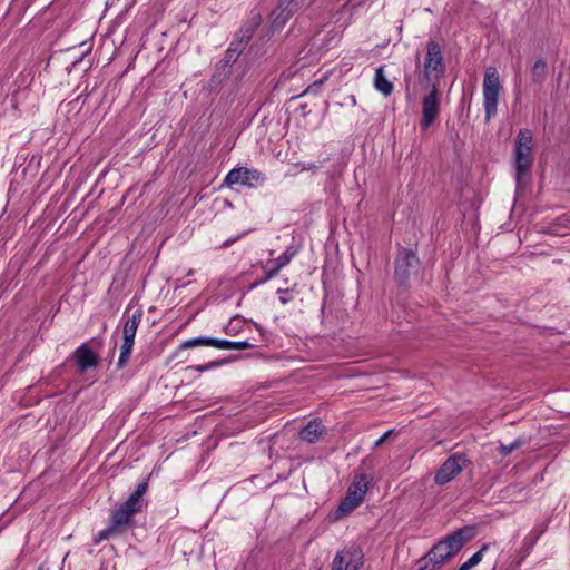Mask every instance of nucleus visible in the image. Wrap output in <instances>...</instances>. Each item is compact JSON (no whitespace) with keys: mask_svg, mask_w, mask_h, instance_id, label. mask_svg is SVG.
I'll return each instance as SVG.
<instances>
[{"mask_svg":"<svg viewBox=\"0 0 570 570\" xmlns=\"http://www.w3.org/2000/svg\"><path fill=\"white\" fill-rule=\"evenodd\" d=\"M258 179V174L256 171L248 170L246 168H237L232 170L226 179L225 184L232 186L234 184H244L247 186L253 185V180Z\"/></svg>","mask_w":570,"mask_h":570,"instance_id":"nucleus-12","label":"nucleus"},{"mask_svg":"<svg viewBox=\"0 0 570 570\" xmlns=\"http://www.w3.org/2000/svg\"><path fill=\"white\" fill-rule=\"evenodd\" d=\"M548 524L535 525L523 538L520 549L518 550V566H520L524 561V559L531 553L538 540L546 532Z\"/></svg>","mask_w":570,"mask_h":570,"instance_id":"nucleus-10","label":"nucleus"},{"mask_svg":"<svg viewBox=\"0 0 570 570\" xmlns=\"http://www.w3.org/2000/svg\"><path fill=\"white\" fill-rule=\"evenodd\" d=\"M148 489V483L141 482L137 485L136 490L129 495L128 500L132 501L134 503H137L142 508L144 505V494L146 493Z\"/></svg>","mask_w":570,"mask_h":570,"instance_id":"nucleus-17","label":"nucleus"},{"mask_svg":"<svg viewBox=\"0 0 570 570\" xmlns=\"http://www.w3.org/2000/svg\"><path fill=\"white\" fill-rule=\"evenodd\" d=\"M313 424H318V423L316 421H311V422H308L306 428H311Z\"/></svg>","mask_w":570,"mask_h":570,"instance_id":"nucleus-26","label":"nucleus"},{"mask_svg":"<svg viewBox=\"0 0 570 570\" xmlns=\"http://www.w3.org/2000/svg\"><path fill=\"white\" fill-rule=\"evenodd\" d=\"M370 478L365 474H358L355 476L353 483L350 485L344 500L338 507V511L348 513L357 508L364 499V495L368 489Z\"/></svg>","mask_w":570,"mask_h":570,"instance_id":"nucleus-4","label":"nucleus"},{"mask_svg":"<svg viewBox=\"0 0 570 570\" xmlns=\"http://www.w3.org/2000/svg\"><path fill=\"white\" fill-rule=\"evenodd\" d=\"M324 430H299V439L308 442L315 443L323 435Z\"/></svg>","mask_w":570,"mask_h":570,"instance_id":"nucleus-18","label":"nucleus"},{"mask_svg":"<svg viewBox=\"0 0 570 570\" xmlns=\"http://www.w3.org/2000/svg\"><path fill=\"white\" fill-rule=\"evenodd\" d=\"M426 94L422 99V119L421 127L426 130L435 120L439 114V88L433 87L426 89Z\"/></svg>","mask_w":570,"mask_h":570,"instance_id":"nucleus-8","label":"nucleus"},{"mask_svg":"<svg viewBox=\"0 0 570 570\" xmlns=\"http://www.w3.org/2000/svg\"><path fill=\"white\" fill-rule=\"evenodd\" d=\"M474 535L473 528L464 527L448 534L419 559L417 570H434L453 558Z\"/></svg>","mask_w":570,"mask_h":570,"instance_id":"nucleus-1","label":"nucleus"},{"mask_svg":"<svg viewBox=\"0 0 570 570\" xmlns=\"http://www.w3.org/2000/svg\"><path fill=\"white\" fill-rule=\"evenodd\" d=\"M141 507L137 503H134L130 500H126L124 503L116 509L110 520L112 521V528H121L131 523L132 518L141 511Z\"/></svg>","mask_w":570,"mask_h":570,"instance_id":"nucleus-9","label":"nucleus"},{"mask_svg":"<svg viewBox=\"0 0 570 570\" xmlns=\"http://www.w3.org/2000/svg\"><path fill=\"white\" fill-rule=\"evenodd\" d=\"M500 91L499 76L494 70H488L483 82L484 106L487 119H490L495 110Z\"/></svg>","mask_w":570,"mask_h":570,"instance_id":"nucleus-5","label":"nucleus"},{"mask_svg":"<svg viewBox=\"0 0 570 570\" xmlns=\"http://www.w3.org/2000/svg\"><path fill=\"white\" fill-rule=\"evenodd\" d=\"M393 430H387L380 439L375 441V446H380L391 434Z\"/></svg>","mask_w":570,"mask_h":570,"instance_id":"nucleus-24","label":"nucleus"},{"mask_svg":"<svg viewBox=\"0 0 570 570\" xmlns=\"http://www.w3.org/2000/svg\"><path fill=\"white\" fill-rule=\"evenodd\" d=\"M490 543H484L480 550H478L473 556H471L468 560L470 566L473 568L482 561L483 553L489 549Z\"/></svg>","mask_w":570,"mask_h":570,"instance_id":"nucleus-19","label":"nucleus"},{"mask_svg":"<svg viewBox=\"0 0 570 570\" xmlns=\"http://www.w3.org/2000/svg\"><path fill=\"white\" fill-rule=\"evenodd\" d=\"M419 261L416 256L410 252H405L397 262L396 273L401 278L409 276V269L415 268Z\"/></svg>","mask_w":570,"mask_h":570,"instance_id":"nucleus-14","label":"nucleus"},{"mask_svg":"<svg viewBox=\"0 0 570 570\" xmlns=\"http://www.w3.org/2000/svg\"><path fill=\"white\" fill-rule=\"evenodd\" d=\"M466 462L464 456L454 454L446 459V461L436 471L434 481L439 485H444L452 481L463 470V465Z\"/></svg>","mask_w":570,"mask_h":570,"instance_id":"nucleus-7","label":"nucleus"},{"mask_svg":"<svg viewBox=\"0 0 570 570\" xmlns=\"http://www.w3.org/2000/svg\"><path fill=\"white\" fill-rule=\"evenodd\" d=\"M444 62L439 43L430 41L426 47V53L419 68L417 82L423 89L435 86L439 88V81L444 72Z\"/></svg>","mask_w":570,"mask_h":570,"instance_id":"nucleus-2","label":"nucleus"},{"mask_svg":"<svg viewBox=\"0 0 570 570\" xmlns=\"http://www.w3.org/2000/svg\"><path fill=\"white\" fill-rule=\"evenodd\" d=\"M118 528H112V521L110 520V525L102 530L100 533H99V540H107L109 539V537L117 530Z\"/></svg>","mask_w":570,"mask_h":570,"instance_id":"nucleus-23","label":"nucleus"},{"mask_svg":"<svg viewBox=\"0 0 570 570\" xmlns=\"http://www.w3.org/2000/svg\"><path fill=\"white\" fill-rule=\"evenodd\" d=\"M38 570H45V569H43V567H42V566H40V567L38 568Z\"/></svg>","mask_w":570,"mask_h":570,"instance_id":"nucleus-27","label":"nucleus"},{"mask_svg":"<svg viewBox=\"0 0 570 570\" xmlns=\"http://www.w3.org/2000/svg\"><path fill=\"white\" fill-rule=\"evenodd\" d=\"M375 87L385 95H389L393 89V85L384 77L382 69L376 71Z\"/></svg>","mask_w":570,"mask_h":570,"instance_id":"nucleus-16","label":"nucleus"},{"mask_svg":"<svg viewBox=\"0 0 570 570\" xmlns=\"http://www.w3.org/2000/svg\"><path fill=\"white\" fill-rule=\"evenodd\" d=\"M75 360L81 372L96 367L98 364L97 354L87 346H81L75 352Z\"/></svg>","mask_w":570,"mask_h":570,"instance_id":"nucleus-13","label":"nucleus"},{"mask_svg":"<svg viewBox=\"0 0 570 570\" xmlns=\"http://www.w3.org/2000/svg\"><path fill=\"white\" fill-rule=\"evenodd\" d=\"M364 554L357 547L338 551L333 560L332 570H358L363 564Z\"/></svg>","mask_w":570,"mask_h":570,"instance_id":"nucleus-6","label":"nucleus"},{"mask_svg":"<svg viewBox=\"0 0 570 570\" xmlns=\"http://www.w3.org/2000/svg\"><path fill=\"white\" fill-rule=\"evenodd\" d=\"M472 567L470 566V563L468 561H465L464 563H462L460 566V568L458 570H471Z\"/></svg>","mask_w":570,"mask_h":570,"instance_id":"nucleus-25","label":"nucleus"},{"mask_svg":"<svg viewBox=\"0 0 570 570\" xmlns=\"http://www.w3.org/2000/svg\"><path fill=\"white\" fill-rule=\"evenodd\" d=\"M533 163V135L528 129L519 131L515 138L514 164L517 179L521 181Z\"/></svg>","mask_w":570,"mask_h":570,"instance_id":"nucleus-3","label":"nucleus"},{"mask_svg":"<svg viewBox=\"0 0 570 570\" xmlns=\"http://www.w3.org/2000/svg\"><path fill=\"white\" fill-rule=\"evenodd\" d=\"M140 314L134 315L131 320L127 321L124 327V340L134 342L137 327L139 325Z\"/></svg>","mask_w":570,"mask_h":570,"instance_id":"nucleus-15","label":"nucleus"},{"mask_svg":"<svg viewBox=\"0 0 570 570\" xmlns=\"http://www.w3.org/2000/svg\"><path fill=\"white\" fill-rule=\"evenodd\" d=\"M522 444L521 440H515L509 445L500 444L498 450L502 456L509 455L513 450L518 449Z\"/></svg>","mask_w":570,"mask_h":570,"instance_id":"nucleus-21","label":"nucleus"},{"mask_svg":"<svg viewBox=\"0 0 570 570\" xmlns=\"http://www.w3.org/2000/svg\"><path fill=\"white\" fill-rule=\"evenodd\" d=\"M197 346H214L218 348H236V350H245L249 347V344L246 342L243 343H232L227 341L212 340V338H197L190 340L180 345L181 350L193 348Z\"/></svg>","mask_w":570,"mask_h":570,"instance_id":"nucleus-11","label":"nucleus"},{"mask_svg":"<svg viewBox=\"0 0 570 570\" xmlns=\"http://www.w3.org/2000/svg\"><path fill=\"white\" fill-rule=\"evenodd\" d=\"M546 62L543 60H538L533 65V73L535 77L541 78L546 72Z\"/></svg>","mask_w":570,"mask_h":570,"instance_id":"nucleus-22","label":"nucleus"},{"mask_svg":"<svg viewBox=\"0 0 570 570\" xmlns=\"http://www.w3.org/2000/svg\"><path fill=\"white\" fill-rule=\"evenodd\" d=\"M132 344L134 342L129 341H125L124 342V345L121 347V355L119 357V362H118V365L121 367L126 364L127 360H128V356L131 352V347H132Z\"/></svg>","mask_w":570,"mask_h":570,"instance_id":"nucleus-20","label":"nucleus"}]
</instances>
